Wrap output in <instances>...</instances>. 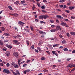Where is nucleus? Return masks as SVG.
<instances>
[{
	"mask_svg": "<svg viewBox=\"0 0 75 75\" xmlns=\"http://www.w3.org/2000/svg\"><path fill=\"white\" fill-rule=\"evenodd\" d=\"M60 25H62V26H64L65 27H69L68 25L66 23L64 22H61Z\"/></svg>",
	"mask_w": 75,
	"mask_h": 75,
	"instance_id": "obj_1",
	"label": "nucleus"
},
{
	"mask_svg": "<svg viewBox=\"0 0 75 75\" xmlns=\"http://www.w3.org/2000/svg\"><path fill=\"white\" fill-rule=\"evenodd\" d=\"M3 72L4 73H6L7 74H10V71L7 69H4L3 70Z\"/></svg>",
	"mask_w": 75,
	"mask_h": 75,
	"instance_id": "obj_2",
	"label": "nucleus"
},
{
	"mask_svg": "<svg viewBox=\"0 0 75 75\" xmlns=\"http://www.w3.org/2000/svg\"><path fill=\"white\" fill-rule=\"evenodd\" d=\"M13 55L14 57H16V58H18V53L17 52H15L13 53Z\"/></svg>",
	"mask_w": 75,
	"mask_h": 75,
	"instance_id": "obj_3",
	"label": "nucleus"
},
{
	"mask_svg": "<svg viewBox=\"0 0 75 75\" xmlns=\"http://www.w3.org/2000/svg\"><path fill=\"white\" fill-rule=\"evenodd\" d=\"M56 28L57 30H57H59L60 31H61L62 30L61 27L59 25L56 26Z\"/></svg>",
	"mask_w": 75,
	"mask_h": 75,
	"instance_id": "obj_4",
	"label": "nucleus"
},
{
	"mask_svg": "<svg viewBox=\"0 0 75 75\" xmlns=\"http://www.w3.org/2000/svg\"><path fill=\"white\" fill-rule=\"evenodd\" d=\"M38 31H39V33H40V34H43V35H45L46 34V33L42 31H40L39 30H38Z\"/></svg>",
	"mask_w": 75,
	"mask_h": 75,
	"instance_id": "obj_5",
	"label": "nucleus"
},
{
	"mask_svg": "<svg viewBox=\"0 0 75 75\" xmlns=\"http://www.w3.org/2000/svg\"><path fill=\"white\" fill-rule=\"evenodd\" d=\"M18 24H20L21 25H23V24H25V23H23V22H21V21H19L18 22Z\"/></svg>",
	"mask_w": 75,
	"mask_h": 75,
	"instance_id": "obj_6",
	"label": "nucleus"
},
{
	"mask_svg": "<svg viewBox=\"0 0 75 75\" xmlns=\"http://www.w3.org/2000/svg\"><path fill=\"white\" fill-rule=\"evenodd\" d=\"M6 46L8 47V48H9V49H11L12 48V46L8 44L6 45Z\"/></svg>",
	"mask_w": 75,
	"mask_h": 75,
	"instance_id": "obj_7",
	"label": "nucleus"
},
{
	"mask_svg": "<svg viewBox=\"0 0 75 75\" xmlns=\"http://www.w3.org/2000/svg\"><path fill=\"white\" fill-rule=\"evenodd\" d=\"M48 15H43V18L44 19H47V17H48Z\"/></svg>",
	"mask_w": 75,
	"mask_h": 75,
	"instance_id": "obj_8",
	"label": "nucleus"
},
{
	"mask_svg": "<svg viewBox=\"0 0 75 75\" xmlns=\"http://www.w3.org/2000/svg\"><path fill=\"white\" fill-rule=\"evenodd\" d=\"M6 56L7 57H9V56H10V52H9V51H7L6 52Z\"/></svg>",
	"mask_w": 75,
	"mask_h": 75,
	"instance_id": "obj_9",
	"label": "nucleus"
},
{
	"mask_svg": "<svg viewBox=\"0 0 75 75\" xmlns=\"http://www.w3.org/2000/svg\"><path fill=\"white\" fill-rule=\"evenodd\" d=\"M16 75H20V73L19 72L18 70H16Z\"/></svg>",
	"mask_w": 75,
	"mask_h": 75,
	"instance_id": "obj_10",
	"label": "nucleus"
},
{
	"mask_svg": "<svg viewBox=\"0 0 75 75\" xmlns=\"http://www.w3.org/2000/svg\"><path fill=\"white\" fill-rule=\"evenodd\" d=\"M0 45H4V42H3V41L0 40Z\"/></svg>",
	"mask_w": 75,
	"mask_h": 75,
	"instance_id": "obj_11",
	"label": "nucleus"
},
{
	"mask_svg": "<svg viewBox=\"0 0 75 75\" xmlns=\"http://www.w3.org/2000/svg\"><path fill=\"white\" fill-rule=\"evenodd\" d=\"M74 6H69V10H73L74 8Z\"/></svg>",
	"mask_w": 75,
	"mask_h": 75,
	"instance_id": "obj_12",
	"label": "nucleus"
},
{
	"mask_svg": "<svg viewBox=\"0 0 75 75\" xmlns=\"http://www.w3.org/2000/svg\"><path fill=\"white\" fill-rule=\"evenodd\" d=\"M50 31L51 32H55V31H57V29H52L50 30Z\"/></svg>",
	"mask_w": 75,
	"mask_h": 75,
	"instance_id": "obj_13",
	"label": "nucleus"
},
{
	"mask_svg": "<svg viewBox=\"0 0 75 75\" xmlns=\"http://www.w3.org/2000/svg\"><path fill=\"white\" fill-rule=\"evenodd\" d=\"M68 68H72V64H69L67 65Z\"/></svg>",
	"mask_w": 75,
	"mask_h": 75,
	"instance_id": "obj_14",
	"label": "nucleus"
},
{
	"mask_svg": "<svg viewBox=\"0 0 75 75\" xmlns=\"http://www.w3.org/2000/svg\"><path fill=\"white\" fill-rule=\"evenodd\" d=\"M70 34L72 35H75V33L74 32H70Z\"/></svg>",
	"mask_w": 75,
	"mask_h": 75,
	"instance_id": "obj_15",
	"label": "nucleus"
},
{
	"mask_svg": "<svg viewBox=\"0 0 75 75\" xmlns=\"http://www.w3.org/2000/svg\"><path fill=\"white\" fill-rule=\"evenodd\" d=\"M39 18L40 20L43 19V15H41L39 17Z\"/></svg>",
	"mask_w": 75,
	"mask_h": 75,
	"instance_id": "obj_16",
	"label": "nucleus"
},
{
	"mask_svg": "<svg viewBox=\"0 0 75 75\" xmlns=\"http://www.w3.org/2000/svg\"><path fill=\"white\" fill-rule=\"evenodd\" d=\"M13 17H17L18 16V14H17V13H14L13 14Z\"/></svg>",
	"mask_w": 75,
	"mask_h": 75,
	"instance_id": "obj_17",
	"label": "nucleus"
},
{
	"mask_svg": "<svg viewBox=\"0 0 75 75\" xmlns=\"http://www.w3.org/2000/svg\"><path fill=\"white\" fill-rule=\"evenodd\" d=\"M59 45V44H55V45H53V47H58Z\"/></svg>",
	"mask_w": 75,
	"mask_h": 75,
	"instance_id": "obj_18",
	"label": "nucleus"
},
{
	"mask_svg": "<svg viewBox=\"0 0 75 75\" xmlns=\"http://www.w3.org/2000/svg\"><path fill=\"white\" fill-rule=\"evenodd\" d=\"M26 42L27 44V46L29 45V42L28 41V40H26Z\"/></svg>",
	"mask_w": 75,
	"mask_h": 75,
	"instance_id": "obj_19",
	"label": "nucleus"
},
{
	"mask_svg": "<svg viewBox=\"0 0 75 75\" xmlns=\"http://www.w3.org/2000/svg\"><path fill=\"white\" fill-rule=\"evenodd\" d=\"M8 8L9 9V10H13V8H12V7L11 6H8Z\"/></svg>",
	"mask_w": 75,
	"mask_h": 75,
	"instance_id": "obj_20",
	"label": "nucleus"
},
{
	"mask_svg": "<svg viewBox=\"0 0 75 75\" xmlns=\"http://www.w3.org/2000/svg\"><path fill=\"white\" fill-rule=\"evenodd\" d=\"M62 44H66V43H67V41L65 40L62 41Z\"/></svg>",
	"mask_w": 75,
	"mask_h": 75,
	"instance_id": "obj_21",
	"label": "nucleus"
},
{
	"mask_svg": "<svg viewBox=\"0 0 75 75\" xmlns=\"http://www.w3.org/2000/svg\"><path fill=\"white\" fill-rule=\"evenodd\" d=\"M3 35H5L6 36H10V35L8 34V33H4L3 34Z\"/></svg>",
	"mask_w": 75,
	"mask_h": 75,
	"instance_id": "obj_22",
	"label": "nucleus"
},
{
	"mask_svg": "<svg viewBox=\"0 0 75 75\" xmlns=\"http://www.w3.org/2000/svg\"><path fill=\"white\" fill-rule=\"evenodd\" d=\"M1 30L2 31H4L5 30V28L3 27H1Z\"/></svg>",
	"mask_w": 75,
	"mask_h": 75,
	"instance_id": "obj_23",
	"label": "nucleus"
},
{
	"mask_svg": "<svg viewBox=\"0 0 75 75\" xmlns=\"http://www.w3.org/2000/svg\"><path fill=\"white\" fill-rule=\"evenodd\" d=\"M65 1V0H61L59 1V3H64Z\"/></svg>",
	"mask_w": 75,
	"mask_h": 75,
	"instance_id": "obj_24",
	"label": "nucleus"
},
{
	"mask_svg": "<svg viewBox=\"0 0 75 75\" xmlns=\"http://www.w3.org/2000/svg\"><path fill=\"white\" fill-rule=\"evenodd\" d=\"M25 31H26V32H28V33H29V32H30V31L28 29H25L24 30Z\"/></svg>",
	"mask_w": 75,
	"mask_h": 75,
	"instance_id": "obj_25",
	"label": "nucleus"
},
{
	"mask_svg": "<svg viewBox=\"0 0 75 75\" xmlns=\"http://www.w3.org/2000/svg\"><path fill=\"white\" fill-rule=\"evenodd\" d=\"M21 4H24L25 3V1H21Z\"/></svg>",
	"mask_w": 75,
	"mask_h": 75,
	"instance_id": "obj_26",
	"label": "nucleus"
},
{
	"mask_svg": "<svg viewBox=\"0 0 75 75\" xmlns=\"http://www.w3.org/2000/svg\"><path fill=\"white\" fill-rule=\"evenodd\" d=\"M63 50L64 51H68V49L67 48H65L63 49Z\"/></svg>",
	"mask_w": 75,
	"mask_h": 75,
	"instance_id": "obj_27",
	"label": "nucleus"
},
{
	"mask_svg": "<svg viewBox=\"0 0 75 75\" xmlns=\"http://www.w3.org/2000/svg\"><path fill=\"white\" fill-rule=\"evenodd\" d=\"M41 8H42L43 10H45V5L42 6L41 7Z\"/></svg>",
	"mask_w": 75,
	"mask_h": 75,
	"instance_id": "obj_28",
	"label": "nucleus"
},
{
	"mask_svg": "<svg viewBox=\"0 0 75 75\" xmlns=\"http://www.w3.org/2000/svg\"><path fill=\"white\" fill-rule=\"evenodd\" d=\"M40 24H43H43H46V23L42 21H40Z\"/></svg>",
	"mask_w": 75,
	"mask_h": 75,
	"instance_id": "obj_29",
	"label": "nucleus"
},
{
	"mask_svg": "<svg viewBox=\"0 0 75 75\" xmlns=\"http://www.w3.org/2000/svg\"><path fill=\"white\" fill-rule=\"evenodd\" d=\"M35 51L36 52H37V53H38L39 51H38V50L37 49H35Z\"/></svg>",
	"mask_w": 75,
	"mask_h": 75,
	"instance_id": "obj_30",
	"label": "nucleus"
},
{
	"mask_svg": "<svg viewBox=\"0 0 75 75\" xmlns=\"http://www.w3.org/2000/svg\"><path fill=\"white\" fill-rule=\"evenodd\" d=\"M13 42H15V43H17V42H18V41L16 40H13Z\"/></svg>",
	"mask_w": 75,
	"mask_h": 75,
	"instance_id": "obj_31",
	"label": "nucleus"
},
{
	"mask_svg": "<svg viewBox=\"0 0 75 75\" xmlns=\"http://www.w3.org/2000/svg\"><path fill=\"white\" fill-rule=\"evenodd\" d=\"M59 7L60 8H63L64 7V5H59Z\"/></svg>",
	"mask_w": 75,
	"mask_h": 75,
	"instance_id": "obj_32",
	"label": "nucleus"
},
{
	"mask_svg": "<svg viewBox=\"0 0 75 75\" xmlns=\"http://www.w3.org/2000/svg\"><path fill=\"white\" fill-rule=\"evenodd\" d=\"M58 18H60V17H61V15H57L56 16Z\"/></svg>",
	"mask_w": 75,
	"mask_h": 75,
	"instance_id": "obj_33",
	"label": "nucleus"
},
{
	"mask_svg": "<svg viewBox=\"0 0 75 75\" xmlns=\"http://www.w3.org/2000/svg\"><path fill=\"white\" fill-rule=\"evenodd\" d=\"M27 64H24V65L23 66V68L26 67H27Z\"/></svg>",
	"mask_w": 75,
	"mask_h": 75,
	"instance_id": "obj_34",
	"label": "nucleus"
},
{
	"mask_svg": "<svg viewBox=\"0 0 75 75\" xmlns=\"http://www.w3.org/2000/svg\"><path fill=\"white\" fill-rule=\"evenodd\" d=\"M71 58H67V59L66 61H70V60H71Z\"/></svg>",
	"mask_w": 75,
	"mask_h": 75,
	"instance_id": "obj_35",
	"label": "nucleus"
},
{
	"mask_svg": "<svg viewBox=\"0 0 75 75\" xmlns=\"http://www.w3.org/2000/svg\"><path fill=\"white\" fill-rule=\"evenodd\" d=\"M14 68H18V65H16L14 67Z\"/></svg>",
	"mask_w": 75,
	"mask_h": 75,
	"instance_id": "obj_36",
	"label": "nucleus"
},
{
	"mask_svg": "<svg viewBox=\"0 0 75 75\" xmlns=\"http://www.w3.org/2000/svg\"><path fill=\"white\" fill-rule=\"evenodd\" d=\"M43 71L45 72H48V70H47V69H44L43 70Z\"/></svg>",
	"mask_w": 75,
	"mask_h": 75,
	"instance_id": "obj_37",
	"label": "nucleus"
},
{
	"mask_svg": "<svg viewBox=\"0 0 75 75\" xmlns=\"http://www.w3.org/2000/svg\"><path fill=\"white\" fill-rule=\"evenodd\" d=\"M35 8V5H33V7H32V10H34V9Z\"/></svg>",
	"mask_w": 75,
	"mask_h": 75,
	"instance_id": "obj_38",
	"label": "nucleus"
},
{
	"mask_svg": "<svg viewBox=\"0 0 75 75\" xmlns=\"http://www.w3.org/2000/svg\"><path fill=\"white\" fill-rule=\"evenodd\" d=\"M30 28L31 30H32V31H34V28H33V27H30Z\"/></svg>",
	"mask_w": 75,
	"mask_h": 75,
	"instance_id": "obj_39",
	"label": "nucleus"
},
{
	"mask_svg": "<svg viewBox=\"0 0 75 75\" xmlns=\"http://www.w3.org/2000/svg\"><path fill=\"white\" fill-rule=\"evenodd\" d=\"M9 66H10V64L9 63H7L6 64V67H8Z\"/></svg>",
	"mask_w": 75,
	"mask_h": 75,
	"instance_id": "obj_40",
	"label": "nucleus"
},
{
	"mask_svg": "<svg viewBox=\"0 0 75 75\" xmlns=\"http://www.w3.org/2000/svg\"><path fill=\"white\" fill-rule=\"evenodd\" d=\"M66 8H67V6H66V5H64L63 8L65 9Z\"/></svg>",
	"mask_w": 75,
	"mask_h": 75,
	"instance_id": "obj_41",
	"label": "nucleus"
},
{
	"mask_svg": "<svg viewBox=\"0 0 75 75\" xmlns=\"http://www.w3.org/2000/svg\"><path fill=\"white\" fill-rule=\"evenodd\" d=\"M50 23H54V21L52 20H50Z\"/></svg>",
	"mask_w": 75,
	"mask_h": 75,
	"instance_id": "obj_42",
	"label": "nucleus"
},
{
	"mask_svg": "<svg viewBox=\"0 0 75 75\" xmlns=\"http://www.w3.org/2000/svg\"><path fill=\"white\" fill-rule=\"evenodd\" d=\"M56 52V51H53L52 52V54H55Z\"/></svg>",
	"mask_w": 75,
	"mask_h": 75,
	"instance_id": "obj_43",
	"label": "nucleus"
},
{
	"mask_svg": "<svg viewBox=\"0 0 75 75\" xmlns=\"http://www.w3.org/2000/svg\"><path fill=\"white\" fill-rule=\"evenodd\" d=\"M31 48L32 49V50H34V45H32L31 47Z\"/></svg>",
	"mask_w": 75,
	"mask_h": 75,
	"instance_id": "obj_44",
	"label": "nucleus"
},
{
	"mask_svg": "<svg viewBox=\"0 0 75 75\" xmlns=\"http://www.w3.org/2000/svg\"><path fill=\"white\" fill-rule=\"evenodd\" d=\"M2 50L3 51H7V49L5 48H4Z\"/></svg>",
	"mask_w": 75,
	"mask_h": 75,
	"instance_id": "obj_45",
	"label": "nucleus"
},
{
	"mask_svg": "<svg viewBox=\"0 0 75 75\" xmlns=\"http://www.w3.org/2000/svg\"><path fill=\"white\" fill-rule=\"evenodd\" d=\"M59 37L60 38H62V37H63L62 35L61 34L59 35Z\"/></svg>",
	"mask_w": 75,
	"mask_h": 75,
	"instance_id": "obj_46",
	"label": "nucleus"
},
{
	"mask_svg": "<svg viewBox=\"0 0 75 75\" xmlns=\"http://www.w3.org/2000/svg\"><path fill=\"white\" fill-rule=\"evenodd\" d=\"M26 72H29L30 71V69L26 70Z\"/></svg>",
	"mask_w": 75,
	"mask_h": 75,
	"instance_id": "obj_47",
	"label": "nucleus"
},
{
	"mask_svg": "<svg viewBox=\"0 0 75 75\" xmlns=\"http://www.w3.org/2000/svg\"><path fill=\"white\" fill-rule=\"evenodd\" d=\"M41 60H44L45 59V58L44 57H42L41 58Z\"/></svg>",
	"mask_w": 75,
	"mask_h": 75,
	"instance_id": "obj_48",
	"label": "nucleus"
},
{
	"mask_svg": "<svg viewBox=\"0 0 75 75\" xmlns=\"http://www.w3.org/2000/svg\"><path fill=\"white\" fill-rule=\"evenodd\" d=\"M56 22L57 23H59V21L57 19L56 20Z\"/></svg>",
	"mask_w": 75,
	"mask_h": 75,
	"instance_id": "obj_49",
	"label": "nucleus"
},
{
	"mask_svg": "<svg viewBox=\"0 0 75 75\" xmlns=\"http://www.w3.org/2000/svg\"><path fill=\"white\" fill-rule=\"evenodd\" d=\"M65 12H66V13H69V11L68 10H65Z\"/></svg>",
	"mask_w": 75,
	"mask_h": 75,
	"instance_id": "obj_50",
	"label": "nucleus"
},
{
	"mask_svg": "<svg viewBox=\"0 0 75 75\" xmlns=\"http://www.w3.org/2000/svg\"><path fill=\"white\" fill-rule=\"evenodd\" d=\"M15 64H16V63H14V62H12L11 63V65H13V66H14V65H15Z\"/></svg>",
	"mask_w": 75,
	"mask_h": 75,
	"instance_id": "obj_51",
	"label": "nucleus"
},
{
	"mask_svg": "<svg viewBox=\"0 0 75 75\" xmlns=\"http://www.w3.org/2000/svg\"><path fill=\"white\" fill-rule=\"evenodd\" d=\"M16 37H17V38H20V37H21V36L20 35H17L16 36Z\"/></svg>",
	"mask_w": 75,
	"mask_h": 75,
	"instance_id": "obj_52",
	"label": "nucleus"
},
{
	"mask_svg": "<svg viewBox=\"0 0 75 75\" xmlns=\"http://www.w3.org/2000/svg\"><path fill=\"white\" fill-rule=\"evenodd\" d=\"M43 2H45V3H47L48 1L46 0H43Z\"/></svg>",
	"mask_w": 75,
	"mask_h": 75,
	"instance_id": "obj_53",
	"label": "nucleus"
},
{
	"mask_svg": "<svg viewBox=\"0 0 75 75\" xmlns=\"http://www.w3.org/2000/svg\"><path fill=\"white\" fill-rule=\"evenodd\" d=\"M42 11L43 13H46L47 12V11H45V10H42Z\"/></svg>",
	"mask_w": 75,
	"mask_h": 75,
	"instance_id": "obj_54",
	"label": "nucleus"
},
{
	"mask_svg": "<svg viewBox=\"0 0 75 75\" xmlns=\"http://www.w3.org/2000/svg\"><path fill=\"white\" fill-rule=\"evenodd\" d=\"M75 67V64H72V68H73V67Z\"/></svg>",
	"mask_w": 75,
	"mask_h": 75,
	"instance_id": "obj_55",
	"label": "nucleus"
},
{
	"mask_svg": "<svg viewBox=\"0 0 75 75\" xmlns=\"http://www.w3.org/2000/svg\"><path fill=\"white\" fill-rule=\"evenodd\" d=\"M63 17H67V16L65 14L63 15Z\"/></svg>",
	"mask_w": 75,
	"mask_h": 75,
	"instance_id": "obj_56",
	"label": "nucleus"
},
{
	"mask_svg": "<svg viewBox=\"0 0 75 75\" xmlns=\"http://www.w3.org/2000/svg\"><path fill=\"white\" fill-rule=\"evenodd\" d=\"M60 20H63V19H64V18H63V17H62V16H61L60 18Z\"/></svg>",
	"mask_w": 75,
	"mask_h": 75,
	"instance_id": "obj_57",
	"label": "nucleus"
},
{
	"mask_svg": "<svg viewBox=\"0 0 75 75\" xmlns=\"http://www.w3.org/2000/svg\"><path fill=\"white\" fill-rule=\"evenodd\" d=\"M46 52L47 53V54H49V55H50V52L48 51H46Z\"/></svg>",
	"mask_w": 75,
	"mask_h": 75,
	"instance_id": "obj_58",
	"label": "nucleus"
},
{
	"mask_svg": "<svg viewBox=\"0 0 75 75\" xmlns=\"http://www.w3.org/2000/svg\"><path fill=\"white\" fill-rule=\"evenodd\" d=\"M0 65L1 67H2V66H3V64L2 63H1L0 64Z\"/></svg>",
	"mask_w": 75,
	"mask_h": 75,
	"instance_id": "obj_59",
	"label": "nucleus"
},
{
	"mask_svg": "<svg viewBox=\"0 0 75 75\" xmlns=\"http://www.w3.org/2000/svg\"><path fill=\"white\" fill-rule=\"evenodd\" d=\"M72 54H75V50H73L72 51Z\"/></svg>",
	"mask_w": 75,
	"mask_h": 75,
	"instance_id": "obj_60",
	"label": "nucleus"
},
{
	"mask_svg": "<svg viewBox=\"0 0 75 75\" xmlns=\"http://www.w3.org/2000/svg\"><path fill=\"white\" fill-rule=\"evenodd\" d=\"M67 35L68 37H69V33H67Z\"/></svg>",
	"mask_w": 75,
	"mask_h": 75,
	"instance_id": "obj_61",
	"label": "nucleus"
},
{
	"mask_svg": "<svg viewBox=\"0 0 75 75\" xmlns=\"http://www.w3.org/2000/svg\"><path fill=\"white\" fill-rule=\"evenodd\" d=\"M71 18L72 19H74V18H75V17L73 16H71Z\"/></svg>",
	"mask_w": 75,
	"mask_h": 75,
	"instance_id": "obj_62",
	"label": "nucleus"
},
{
	"mask_svg": "<svg viewBox=\"0 0 75 75\" xmlns=\"http://www.w3.org/2000/svg\"><path fill=\"white\" fill-rule=\"evenodd\" d=\"M4 42H8V40H5L4 41Z\"/></svg>",
	"mask_w": 75,
	"mask_h": 75,
	"instance_id": "obj_63",
	"label": "nucleus"
},
{
	"mask_svg": "<svg viewBox=\"0 0 75 75\" xmlns=\"http://www.w3.org/2000/svg\"><path fill=\"white\" fill-rule=\"evenodd\" d=\"M31 61L30 60H29L27 61V63H28V62H30Z\"/></svg>",
	"mask_w": 75,
	"mask_h": 75,
	"instance_id": "obj_64",
	"label": "nucleus"
}]
</instances>
